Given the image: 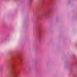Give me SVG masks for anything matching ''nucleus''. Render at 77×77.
Returning a JSON list of instances; mask_svg holds the SVG:
<instances>
[{
    "label": "nucleus",
    "mask_w": 77,
    "mask_h": 77,
    "mask_svg": "<svg viewBox=\"0 0 77 77\" xmlns=\"http://www.w3.org/2000/svg\"><path fill=\"white\" fill-rule=\"evenodd\" d=\"M32 0H29V2H32Z\"/></svg>",
    "instance_id": "obj_2"
},
{
    "label": "nucleus",
    "mask_w": 77,
    "mask_h": 77,
    "mask_svg": "<svg viewBox=\"0 0 77 77\" xmlns=\"http://www.w3.org/2000/svg\"><path fill=\"white\" fill-rule=\"evenodd\" d=\"M20 72H18L16 73H15L13 75V77H18V75H19V74H20Z\"/></svg>",
    "instance_id": "obj_1"
}]
</instances>
